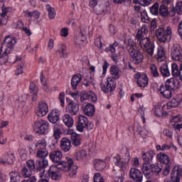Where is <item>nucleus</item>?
Masks as SVG:
<instances>
[{
	"instance_id": "obj_1",
	"label": "nucleus",
	"mask_w": 182,
	"mask_h": 182,
	"mask_svg": "<svg viewBox=\"0 0 182 182\" xmlns=\"http://www.w3.org/2000/svg\"><path fill=\"white\" fill-rule=\"evenodd\" d=\"M67 159L68 162H61L60 164L50 166L48 171V175L47 177L55 180V181H58V180H60V177H62V173H60V171H63L64 173L70 171V177L75 178L76 174H77V166L75 165L72 158L68 157Z\"/></svg>"
},
{
	"instance_id": "obj_2",
	"label": "nucleus",
	"mask_w": 182,
	"mask_h": 182,
	"mask_svg": "<svg viewBox=\"0 0 182 182\" xmlns=\"http://www.w3.org/2000/svg\"><path fill=\"white\" fill-rule=\"evenodd\" d=\"M121 155H117L114 157V164L122 168V170H127L130 163V152L127 148H123L120 152Z\"/></svg>"
},
{
	"instance_id": "obj_3",
	"label": "nucleus",
	"mask_w": 182,
	"mask_h": 182,
	"mask_svg": "<svg viewBox=\"0 0 182 182\" xmlns=\"http://www.w3.org/2000/svg\"><path fill=\"white\" fill-rule=\"evenodd\" d=\"M33 129V132L38 134H48L49 132V122L42 119L41 117H38V116H35Z\"/></svg>"
},
{
	"instance_id": "obj_4",
	"label": "nucleus",
	"mask_w": 182,
	"mask_h": 182,
	"mask_svg": "<svg viewBox=\"0 0 182 182\" xmlns=\"http://www.w3.org/2000/svg\"><path fill=\"white\" fill-rule=\"evenodd\" d=\"M156 35L158 41L162 43L170 42L173 38V31L171 27L167 26L166 28H159L156 31Z\"/></svg>"
},
{
	"instance_id": "obj_5",
	"label": "nucleus",
	"mask_w": 182,
	"mask_h": 182,
	"mask_svg": "<svg viewBox=\"0 0 182 182\" xmlns=\"http://www.w3.org/2000/svg\"><path fill=\"white\" fill-rule=\"evenodd\" d=\"M139 46L149 56L154 55L156 46H154V43H151V40L149 38L146 37L139 40Z\"/></svg>"
},
{
	"instance_id": "obj_6",
	"label": "nucleus",
	"mask_w": 182,
	"mask_h": 182,
	"mask_svg": "<svg viewBox=\"0 0 182 182\" xmlns=\"http://www.w3.org/2000/svg\"><path fill=\"white\" fill-rule=\"evenodd\" d=\"M15 45H16V40L15 38L8 36L6 37L4 43L0 45V46H2V49H4V53H11V52L14 50Z\"/></svg>"
},
{
	"instance_id": "obj_7",
	"label": "nucleus",
	"mask_w": 182,
	"mask_h": 182,
	"mask_svg": "<svg viewBox=\"0 0 182 182\" xmlns=\"http://www.w3.org/2000/svg\"><path fill=\"white\" fill-rule=\"evenodd\" d=\"M100 87L104 93L113 92L116 89V82L113 79L109 77L106 82H101Z\"/></svg>"
},
{
	"instance_id": "obj_8",
	"label": "nucleus",
	"mask_w": 182,
	"mask_h": 182,
	"mask_svg": "<svg viewBox=\"0 0 182 182\" xmlns=\"http://www.w3.org/2000/svg\"><path fill=\"white\" fill-rule=\"evenodd\" d=\"M172 182H180L182 180V166L176 165L171 172Z\"/></svg>"
},
{
	"instance_id": "obj_9",
	"label": "nucleus",
	"mask_w": 182,
	"mask_h": 182,
	"mask_svg": "<svg viewBox=\"0 0 182 182\" xmlns=\"http://www.w3.org/2000/svg\"><path fill=\"white\" fill-rule=\"evenodd\" d=\"M171 56L173 60L182 62V48L178 44H174L171 49Z\"/></svg>"
},
{
	"instance_id": "obj_10",
	"label": "nucleus",
	"mask_w": 182,
	"mask_h": 182,
	"mask_svg": "<svg viewBox=\"0 0 182 182\" xmlns=\"http://www.w3.org/2000/svg\"><path fill=\"white\" fill-rule=\"evenodd\" d=\"M131 62L134 65H140L141 62H143V59H144V55L143 53L139 50H134L129 53Z\"/></svg>"
},
{
	"instance_id": "obj_11",
	"label": "nucleus",
	"mask_w": 182,
	"mask_h": 182,
	"mask_svg": "<svg viewBox=\"0 0 182 182\" xmlns=\"http://www.w3.org/2000/svg\"><path fill=\"white\" fill-rule=\"evenodd\" d=\"M48 163L46 159H37L36 161V167H37V172L39 173V177L43 178L45 176V168L48 167Z\"/></svg>"
},
{
	"instance_id": "obj_12",
	"label": "nucleus",
	"mask_w": 182,
	"mask_h": 182,
	"mask_svg": "<svg viewBox=\"0 0 182 182\" xmlns=\"http://www.w3.org/2000/svg\"><path fill=\"white\" fill-rule=\"evenodd\" d=\"M134 79L139 87H146L149 85V77L144 73H138L135 74Z\"/></svg>"
},
{
	"instance_id": "obj_13",
	"label": "nucleus",
	"mask_w": 182,
	"mask_h": 182,
	"mask_svg": "<svg viewBox=\"0 0 182 182\" xmlns=\"http://www.w3.org/2000/svg\"><path fill=\"white\" fill-rule=\"evenodd\" d=\"M68 106L66 107L67 113H70L71 116H76L79 113V104L73 102L72 100L67 98Z\"/></svg>"
},
{
	"instance_id": "obj_14",
	"label": "nucleus",
	"mask_w": 182,
	"mask_h": 182,
	"mask_svg": "<svg viewBox=\"0 0 182 182\" xmlns=\"http://www.w3.org/2000/svg\"><path fill=\"white\" fill-rule=\"evenodd\" d=\"M49 157L53 161V163H55V164H61L62 163H68V157H66V161H60L63 157V154L60 151H54L49 154Z\"/></svg>"
},
{
	"instance_id": "obj_15",
	"label": "nucleus",
	"mask_w": 182,
	"mask_h": 182,
	"mask_svg": "<svg viewBox=\"0 0 182 182\" xmlns=\"http://www.w3.org/2000/svg\"><path fill=\"white\" fill-rule=\"evenodd\" d=\"M129 178L134 181L141 182L143 181V173L138 168H132L129 171Z\"/></svg>"
},
{
	"instance_id": "obj_16",
	"label": "nucleus",
	"mask_w": 182,
	"mask_h": 182,
	"mask_svg": "<svg viewBox=\"0 0 182 182\" xmlns=\"http://www.w3.org/2000/svg\"><path fill=\"white\" fill-rule=\"evenodd\" d=\"M49 112V107H48V104L46 102H41L38 105V107L36 109V114L37 117H43V116H46L48 112Z\"/></svg>"
},
{
	"instance_id": "obj_17",
	"label": "nucleus",
	"mask_w": 182,
	"mask_h": 182,
	"mask_svg": "<svg viewBox=\"0 0 182 182\" xmlns=\"http://www.w3.org/2000/svg\"><path fill=\"white\" fill-rule=\"evenodd\" d=\"M87 123H89L87 117L83 115H79L77 124L76 126L77 130L81 133L83 132V130H85L87 126Z\"/></svg>"
},
{
	"instance_id": "obj_18",
	"label": "nucleus",
	"mask_w": 182,
	"mask_h": 182,
	"mask_svg": "<svg viewBox=\"0 0 182 182\" xmlns=\"http://www.w3.org/2000/svg\"><path fill=\"white\" fill-rule=\"evenodd\" d=\"M60 119V112L58 109H53L48 116V119L50 123L56 124Z\"/></svg>"
},
{
	"instance_id": "obj_19",
	"label": "nucleus",
	"mask_w": 182,
	"mask_h": 182,
	"mask_svg": "<svg viewBox=\"0 0 182 182\" xmlns=\"http://www.w3.org/2000/svg\"><path fill=\"white\" fill-rule=\"evenodd\" d=\"M72 147V142L68 138H62L60 141V149L65 153L69 151Z\"/></svg>"
},
{
	"instance_id": "obj_20",
	"label": "nucleus",
	"mask_w": 182,
	"mask_h": 182,
	"mask_svg": "<svg viewBox=\"0 0 182 182\" xmlns=\"http://www.w3.org/2000/svg\"><path fill=\"white\" fill-rule=\"evenodd\" d=\"M159 92L166 99H170L173 96V92L167 87V85L165 84H161L159 88Z\"/></svg>"
},
{
	"instance_id": "obj_21",
	"label": "nucleus",
	"mask_w": 182,
	"mask_h": 182,
	"mask_svg": "<svg viewBox=\"0 0 182 182\" xmlns=\"http://www.w3.org/2000/svg\"><path fill=\"white\" fill-rule=\"evenodd\" d=\"M80 82H82V74H75L72 77L71 87L74 90H76V89H77V86L80 85Z\"/></svg>"
},
{
	"instance_id": "obj_22",
	"label": "nucleus",
	"mask_w": 182,
	"mask_h": 182,
	"mask_svg": "<svg viewBox=\"0 0 182 182\" xmlns=\"http://www.w3.org/2000/svg\"><path fill=\"white\" fill-rule=\"evenodd\" d=\"M142 171L146 178H151L153 177V171L151 170V164H144L142 166Z\"/></svg>"
},
{
	"instance_id": "obj_23",
	"label": "nucleus",
	"mask_w": 182,
	"mask_h": 182,
	"mask_svg": "<svg viewBox=\"0 0 182 182\" xmlns=\"http://www.w3.org/2000/svg\"><path fill=\"white\" fill-rule=\"evenodd\" d=\"M82 110L86 116H93V114H95V112H96L95 105L90 103H87L85 106H84L82 107Z\"/></svg>"
},
{
	"instance_id": "obj_24",
	"label": "nucleus",
	"mask_w": 182,
	"mask_h": 182,
	"mask_svg": "<svg viewBox=\"0 0 182 182\" xmlns=\"http://www.w3.org/2000/svg\"><path fill=\"white\" fill-rule=\"evenodd\" d=\"M4 159L6 161L0 159V164H3V166H5V164H14V161H15V154H14V153L7 154Z\"/></svg>"
},
{
	"instance_id": "obj_25",
	"label": "nucleus",
	"mask_w": 182,
	"mask_h": 182,
	"mask_svg": "<svg viewBox=\"0 0 182 182\" xmlns=\"http://www.w3.org/2000/svg\"><path fill=\"white\" fill-rule=\"evenodd\" d=\"M165 85H166V87L173 93V90H176L178 87L177 80H175L174 78L168 79L165 82Z\"/></svg>"
},
{
	"instance_id": "obj_26",
	"label": "nucleus",
	"mask_w": 182,
	"mask_h": 182,
	"mask_svg": "<svg viewBox=\"0 0 182 182\" xmlns=\"http://www.w3.org/2000/svg\"><path fill=\"white\" fill-rule=\"evenodd\" d=\"M62 120L67 127H73L75 120L70 114H65L63 116Z\"/></svg>"
},
{
	"instance_id": "obj_27",
	"label": "nucleus",
	"mask_w": 182,
	"mask_h": 182,
	"mask_svg": "<svg viewBox=\"0 0 182 182\" xmlns=\"http://www.w3.org/2000/svg\"><path fill=\"white\" fill-rule=\"evenodd\" d=\"M154 151H150L149 152H146L142 155V159L144 161V164H151L153 158L154 157Z\"/></svg>"
},
{
	"instance_id": "obj_28",
	"label": "nucleus",
	"mask_w": 182,
	"mask_h": 182,
	"mask_svg": "<svg viewBox=\"0 0 182 182\" xmlns=\"http://www.w3.org/2000/svg\"><path fill=\"white\" fill-rule=\"evenodd\" d=\"M29 89L31 93L33 95V102H36V100L38 99V93H39V89L38 88V86H36L33 82H31Z\"/></svg>"
},
{
	"instance_id": "obj_29",
	"label": "nucleus",
	"mask_w": 182,
	"mask_h": 182,
	"mask_svg": "<svg viewBox=\"0 0 182 182\" xmlns=\"http://www.w3.org/2000/svg\"><path fill=\"white\" fill-rule=\"evenodd\" d=\"M109 72L112 79H115V80H117V79H120V68H119L117 66L112 65L110 68Z\"/></svg>"
},
{
	"instance_id": "obj_30",
	"label": "nucleus",
	"mask_w": 182,
	"mask_h": 182,
	"mask_svg": "<svg viewBox=\"0 0 182 182\" xmlns=\"http://www.w3.org/2000/svg\"><path fill=\"white\" fill-rule=\"evenodd\" d=\"M87 157V151H86V149H81L78 151L75 156V158L78 161H83V160H86Z\"/></svg>"
},
{
	"instance_id": "obj_31",
	"label": "nucleus",
	"mask_w": 182,
	"mask_h": 182,
	"mask_svg": "<svg viewBox=\"0 0 182 182\" xmlns=\"http://www.w3.org/2000/svg\"><path fill=\"white\" fill-rule=\"evenodd\" d=\"M70 139L74 146H80L82 144V137L80 134L73 132L70 135Z\"/></svg>"
},
{
	"instance_id": "obj_32",
	"label": "nucleus",
	"mask_w": 182,
	"mask_h": 182,
	"mask_svg": "<svg viewBox=\"0 0 182 182\" xmlns=\"http://www.w3.org/2000/svg\"><path fill=\"white\" fill-rule=\"evenodd\" d=\"M60 134H62V129L60 127V125L58 124H55L53 127V136L55 140H58V139H60Z\"/></svg>"
},
{
	"instance_id": "obj_33",
	"label": "nucleus",
	"mask_w": 182,
	"mask_h": 182,
	"mask_svg": "<svg viewBox=\"0 0 182 182\" xmlns=\"http://www.w3.org/2000/svg\"><path fill=\"white\" fill-rule=\"evenodd\" d=\"M1 11H2V13L0 14V16L2 19L6 21V23H8V14L11 12V8L6 7L5 5H3L1 6Z\"/></svg>"
},
{
	"instance_id": "obj_34",
	"label": "nucleus",
	"mask_w": 182,
	"mask_h": 182,
	"mask_svg": "<svg viewBox=\"0 0 182 182\" xmlns=\"http://www.w3.org/2000/svg\"><path fill=\"white\" fill-rule=\"evenodd\" d=\"M158 159L161 163L166 164V166L170 164V157L164 153H160L158 154Z\"/></svg>"
},
{
	"instance_id": "obj_35",
	"label": "nucleus",
	"mask_w": 182,
	"mask_h": 182,
	"mask_svg": "<svg viewBox=\"0 0 182 182\" xmlns=\"http://www.w3.org/2000/svg\"><path fill=\"white\" fill-rule=\"evenodd\" d=\"M124 43L127 50H128L129 53L130 52H133V50H136V49L134 48V43L133 42V40L132 39L125 40L124 41Z\"/></svg>"
},
{
	"instance_id": "obj_36",
	"label": "nucleus",
	"mask_w": 182,
	"mask_h": 182,
	"mask_svg": "<svg viewBox=\"0 0 182 182\" xmlns=\"http://www.w3.org/2000/svg\"><path fill=\"white\" fill-rule=\"evenodd\" d=\"M159 14L161 16H163V18H167V16H170L168 8H167L166 5L161 4L159 7Z\"/></svg>"
},
{
	"instance_id": "obj_37",
	"label": "nucleus",
	"mask_w": 182,
	"mask_h": 182,
	"mask_svg": "<svg viewBox=\"0 0 182 182\" xmlns=\"http://www.w3.org/2000/svg\"><path fill=\"white\" fill-rule=\"evenodd\" d=\"M48 154H49V152L46 148H40L37 150L36 157L38 159H45L48 156Z\"/></svg>"
},
{
	"instance_id": "obj_38",
	"label": "nucleus",
	"mask_w": 182,
	"mask_h": 182,
	"mask_svg": "<svg viewBox=\"0 0 182 182\" xmlns=\"http://www.w3.org/2000/svg\"><path fill=\"white\" fill-rule=\"evenodd\" d=\"M9 53H5L2 51V46H0V65H5L8 62V54Z\"/></svg>"
},
{
	"instance_id": "obj_39",
	"label": "nucleus",
	"mask_w": 182,
	"mask_h": 182,
	"mask_svg": "<svg viewBox=\"0 0 182 182\" xmlns=\"http://www.w3.org/2000/svg\"><path fill=\"white\" fill-rule=\"evenodd\" d=\"M159 70L164 77H168V76L171 75L170 70H168V65H162L159 68Z\"/></svg>"
},
{
	"instance_id": "obj_40",
	"label": "nucleus",
	"mask_w": 182,
	"mask_h": 182,
	"mask_svg": "<svg viewBox=\"0 0 182 182\" xmlns=\"http://www.w3.org/2000/svg\"><path fill=\"white\" fill-rule=\"evenodd\" d=\"M95 166L97 171H102V170H105V168L106 167V162L102 160L97 159L95 161Z\"/></svg>"
},
{
	"instance_id": "obj_41",
	"label": "nucleus",
	"mask_w": 182,
	"mask_h": 182,
	"mask_svg": "<svg viewBox=\"0 0 182 182\" xmlns=\"http://www.w3.org/2000/svg\"><path fill=\"white\" fill-rule=\"evenodd\" d=\"M105 8H106V6L105 5H97L95 7H93L92 9L94 14H96L97 15H101V14H103V12H106Z\"/></svg>"
},
{
	"instance_id": "obj_42",
	"label": "nucleus",
	"mask_w": 182,
	"mask_h": 182,
	"mask_svg": "<svg viewBox=\"0 0 182 182\" xmlns=\"http://www.w3.org/2000/svg\"><path fill=\"white\" fill-rule=\"evenodd\" d=\"M151 168L154 174H159L163 170V166L160 164H151Z\"/></svg>"
},
{
	"instance_id": "obj_43",
	"label": "nucleus",
	"mask_w": 182,
	"mask_h": 182,
	"mask_svg": "<svg viewBox=\"0 0 182 182\" xmlns=\"http://www.w3.org/2000/svg\"><path fill=\"white\" fill-rule=\"evenodd\" d=\"M21 176L24 178H28L32 176V171L28 168V166H24L21 170Z\"/></svg>"
},
{
	"instance_id": "obj_44",
	"label": "nucleus",
	"mask_w": 182,
	"mask_h": 182,
	"mask_svg": "<svg viewBox=\"0 0 182 182\" xmlns=\"http://www.w3.org/2000/svg\"><path fill=\"white\" fill-rule=\"evenodd\" d=\"M151 74L154 77H159L160 76V73H159V69L157 68V65L154 64H151L150 65Z\"/></svg>"
},
{
	"instance_id": "obj_45",
	"label": "nucleus",
	"mask_w": 182,
	"mask_h": 182,
	"mask_svg": "<svg viewBox=\"0 0 182 182\" xmlns=\"http://www.w3.org/2000/svg\"><path fill=\"white\" fill-rule=\"evenodd\" d=\"M46 143V139L45 138H42L41 139H39L36 143V147L37 149H46L47 146Z\"/></svg>"
},
{
	"instance_id": "obj_46",
	"label": "nucleus",
	"mask_w": 182,
	"mask_h": 182,
	"mask_svg": "<svg viewBox=\"0 0 182 182\" xmlns=\"http://www.w3.org/2000/svg\"><path fill=\"white\" fill-rule=\"evenodd\" d=\"M119 46V43L117 41H114L112 44H110L109 47L105 48L106 52H111V53H116V48Z\"/></svg>"
},
{
	"instance_id": "obj_47",
	"label": "nucleus",
	"mask_w": 182,
	"mask_h": 182,
	"mask_svg": "<svg viewBox=\"0 0 182 182\" xmlns=\"http://www.w3.org/2000/svg\"><path fill=\"white\" fill-rule=\"evenodd\" d=\"M46 8L48 11V16L50 19H54L55 16H56V14H55V9L52 8L49 4H47Z\"/></svg>"
},
{
	"instance_id": "obj_48",
	"label": "nucleus",
	"mask_w": 182,
	"mask_h": 182,
	"mask_svg": "<svg viewBox=\"0 0 182 182\" xmlns=\"http://www.w3.org/2000/svg\"><path fill=\"white\" fill-rule=\"evenodd\" d=\"M180 105V101L177 98H173L171 101L167 103V109H171L172 107H177Z\"/></svg>"
},
{
	"instance_id": "obj_49",
	"label": "nucleus",
	"mask_w": 182,
	"mask_h": 182,
	"mask_svg": "<svg viewBox=\"0 0 182 182\" xmlns=\"http://www.w3.org/2000/svg\"><path fill=\"white\" fill-rule=\"evenodd\" d=\"M58 52L61 54V58H66V56H68V52H66V45H60Z\"/></svg>"
},
{
	"instance_id": "obj_50",
	"label": "nucleus",
	"mask_w": 182,
	"mask_h": 182,
	"mask_svg": "<svg viewBox=\"0 0 182 182\" xmlns=\"http://www.w3.org/2000/svg\"><path fill=\"white\" fill-rule=\"evenodd\" d=\"M140 15L142 22H144L145 23H149V22L150 21V18H149V15H147V11H141Z\"/></svg>"
},
{
	"instance_id": "obj_51",
	"label": "nucleus",
	"mask_w": 182,
	"mask_h": 182,
	"mask_svg": "<svg viewBox=\"0 0 182 182\" xmlns=\"http://www.w3.org/2000/svg\"><path fill=\"white\" fill-rule=\"evenodd\" d=\"M159 3H155L151 8H150V12L152 14V15H158L159 14Z\"/></svg>"
},
{
	"instance_id": "obj_52",
	"label": "nucleus",
	"mask_w": 182,
	"mask_h": 182,
	"mask_svg": "<svg viewBox=\"0 0 182 182\" xmlns=\"http://www.w3.org/2000/svg\"><path fill=\"white\" fill-rule=\"evenodd\" d=\"M27 168L31 171H35L36 170V166L35 165V161L32 159H29L26 161Z\"/></svg>"
},
{
	"instance_id": "obj_53",
	"label": "nucleus",
	"mask_w": 182,
	"mask_h": 182,
	"mask_svg": "<svg viewBox=\"0 0 182 182\" xmlns=\"http://www.w3.org/2000/svg\"><path fill=\"white\" fill-rule=\"evenodd\" d=\"M157 55L159 60H164V58H166V53L164 52V49L163 48L158 49Z\"/></svg>"
},
{
	"instance_id": "obj_54",
	"label": "nucleus",
	"mask_w": 182,
	"mask_h": 182,
	"mask_svg": "<svg viewBox=\"0 0 182 182\" xmlns=\"http://www.w3.org/2000/svg\"><path fill=\"white\" fill-rule=\"evenodd\" d=\"M173 10L178 15H182V1H178Z\"/></svg>"
},
{
	"instance_id": "obj_55",
	"label": "nucleus",
	"mask_w": 182,
	"mask_h": 182,
	"mask_svg": "<svg viewBox=\"0 0 182 182\" xmlns=\"http://www.w3.org/2000/svg\"><path fill=\"white\" fill-rule=\"evenodd\" d=\"M155 114L158 116L159 117H165L167 116V112H163V108H156L155 109Z\"/></svg>"
},
{
	"instance_id": "obj_56",
	"label": "nucleus",
	"mask_w": 182,
	"mask_h": 182,
	"mask_svg": "<svg viewBox=\"0 0 182 182\" xmlns=\"http://www.w3.org/2000/svg\"><path fill=\"white\" fill-rule=\"evenodd\" d=\"M146 110V108L144 107L141 106L139 108H138V112L139 113L143 123H146V118L144 117V111Z\"/></svg>"
},
{
	"instance_id": "obj_57",
	"label": "nucleus",
	"mask_w": 182,
	"mask_h": 182,
	"mask_svg": "<svg viewBox=\"0 0 182 182\" xmlns=\"http://www.w3.org/2000/svg\"><path fill=\"white\" fill-rule=\"evenodd\" d=\"M94 182H105L103 176L100 173H97L94 175Z\"/></svg>"
},
{
	"instance_id": "obj_58",
	"label": "nucleus",
	"mask_w": 182,
	"mask_h": 182,
	"mask_svg": "<svg viewBox=\"0 0 182 182\" xmlns=\"http://www.w3.org/2000/svg\"><path fill=\"white\" fill-rule=\"evenodd\" d=\"M10 176H11V182H18L19 181V176L18 175L17 173L15 172H11L10 173Z\"/></svg>"
},
{
	"instance_id": "obj_59",
	"label": "nucleus",
	"mask_w": 182,
	"mask_h": 182,
	"mask_svg": "<svg viewBox=\"0 0 182 182\" xmlns=\"http://www.w3.org/2000/svg\"><path fill=\"white\" fill-rule=\"evenodd\" d=\"M91 102H93L94 103H96L97 102V96H96V94L93 92H89V100Z\"/></svg>"
},
{
	"instance_id": "obj_60",
	"label": "nucleus",
	"mask_w": 182,
	"mask_h": 182,
	"mask_svg": "<svg viewBox=\"0 0 182 182\" xmlns=\"http://www.w3.org/2000/svg\"><path fill=\"white\" fill-rule=\"evenodd\" d=\"M92 75H88L85 80H84V85L85 86H86L87 87H89V86H90V85H92Z\"/></svg>"
},
{
	"instance_id": "obj_61",
	"label": "nucleus",
	"mask_w": 182,
	"mask_h": 182,
	"mask_svg": "<svg viewBox=\"0 0 182 182\" xmlns=\"http://www.w3.org/2000/svg\"><path fill=\"white\" fill-rule=\"evenodd\" d=\"M138 4L141 6H149L151 4V0H138Z\"/></svg>"
},
{
	"instance_id": "obj_62",
	"label": "nucleus",
	"mask_w": 182,
	"mask_h": 182,
	"mask_svg": "<svg viewBox=\"0 0 182 182\" xmlns=\"http://www.w3.org/2000/svg\"><path fill=\"white\" fill-rule=\"evenodd\" d=\"M144 36H146V34L141 32L140 30L137 31V33L136 34V39L138 41H141V39H144Z\"/></svg>"
},
{
	"instance_id": "obj_63",
	"label": "nucleus",
	"mask_w": 182,
	"mask_h": 182,
	"mask_svg": "<svg viewBox=\"0 0 182 182\" xmlns=\"http://www.w3.org/2000/svg\"><path fill=\"white\" fill-rule=\"evenodd\" d=\"M59 100L60 102V106L65 107V92H60L59 95Z\"/></svg>"
},
{
	"instance_id": "obj_64",
	"label": "nucleus",
	"mask_w": 182,
	"mask_h": 182,
	"mask_svg": "<svg viewBox=\"0 0 182 182\" xmlns=\"http://www.w3.org/2000/svg\"><path fill=\"white\" fill-rule=\"evenodd\" d=\"M85 100H89V92H84L80 96V101L85 102Z\"/></svg>"
}]
</instances>
